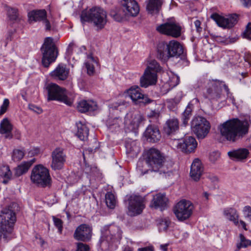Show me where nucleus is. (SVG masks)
I'll return each instance as SVG.
<instances>
[{
    "mask_svg": "<svg viewBox=\"0 0 251 251\" xmlns=\"http://www.w3.org/2000/svg\"><path fill=\"white\" fill-rule=\"evenodd\" d=\"M249 127L247 121L234 118L220 125L218 128L223 137L227 141L235 142L248 133Z\"/></svg>",
    "mask_w": 251,
    "mask_h": 251,
    "instance_id": "1",
    "label": "nucleus"
},
{
    "mask_svg": "<svg viewBox=\"0 0 251 251\" xmlns=\"http://www.w3.org/2000/svg\"><path fill=\"white\" fill-rule=\"evenodd\" d=\"M146 162L148 166V169H143V163H137V171L141 176L149 172L158 173L159 174L168 173L169 167L164 161L165 158L157 149L151 148L147 151Z\"/></svg>",
    "mask_w": 251,
    "mask_h": 251,
    "instance_id": "2",
    "label": "nucleus"
},
{
    "mask_svg": "<svg viewBox=\"0 0 251 251\" xmlns=\"http://www.w3.org/2000/svg\"><path fill=\"white\" fill-rule=\"evenodd\" d=\"M157 56L164 61H167L173 57L180 58L181 60L187 61L182 45L175 40L159 44L157 47Z\"/></svg>",
    "mask_w": 251,
    "mask_h": 251,
    "instance_id": "3",
    "label": "nucleus"
},
{
    "mask_svg": "<svg viewBox=\"0 0 251 251\" xmlns=\"http://www.w3.org/2000/svg\"><path fill=\"white\" fill-rule=\"evenodd\" d=\"M82 23H92L98 29H102L107 23V14L102 8L94 6L83 10L80 15Z\"/></svg>",
    "mask_w": 251,
    "mask_h": 251,
    "instance_id": "4",
    "label": "nucleus"
},
{
    "mask_svg": "<svg viewBox=\"0 0 251 251\" xmlns=\"http://www.w3.org/2000/svg\"><path fill=\"white\" fill-rule=\"evenodd\" d=\"M16 221L15 213L9 208L1 210L0 214V237L7 242L12 237L13 227Z\"/></svg>",
    "mask_w": 251,
    "mask_h": 251,
    "instance_id": "5",
    "label": "nucleus"
},
{
    "mask_svg": "<svg viewBox=\"0 0 251 251\" xmlns=\"http://www.w3.org/2000/svg\"><path fill=\"white\" fill-rule=\"evenodd\" d=\"M122 235V231L118 226H105L101 230V236L99 243L100 246L102 249L106 250L115 241H119Z\"/></svg>",
    "mask_w": 251,
    "mask_h": 251,
    "instance_id": "6",
    "label": "nucleus"
},
{
    "mask_svg": "<svg viewBox=\"0 0 251 251\" xmlns=\"http://www.w3.org/2000/svg\"><path fill=\"white\" fill-rule=\"evenodd\" d=\"M161 70V66L155 60L148 61L144 75L140 78L141 86L147 88L155 84L157 80V74Z\"/></svg>",
    "mask_w": 251,
    "mask_h": 251,
    "instance_id": "7",
    "label": "nucleus"
},
{
    "mask_svg": "<svg viewBox=\"0 0 251 251\" xmlns=\"http://www.w3.org/2000/svg\"><path fill=\"white\" fill-rule=\"evenodd\" d=\"M30 179L33 183L42 187H49L51 185V178L49 170L41 164L37 165L33 167Z\"/></svg>",
    "mask_w": 251,
    "mask_h": 251,
    "instance_id": "8",
    "label": "nucleus"
},
{
    "mask_svg": "<svg viewBox=\"0 0 251 251\" xmlns=\"http://www.w3.org/2000/svg\"><path fill=\"white\" fill-rule=\"evenodd\" d=\"M45 90L48 101L57 100L68 106H71L73 103L74 99L66 95V90L55 83L49 84L45 87Z\"/></svg>",
    "mask_w": 251,
    "mask_h": 251,
    "instance_id": "9",
    "label": "nucleus"
},
{
    "mask_svg": "<svg viewBox=\"0 0 251 251\" xmlns=\"http://www.w3.org/2000/svg\"><path fill=\"white\" fill-rule=\"evenodd\" d=\"M121 6V10L114 14L111 13V16L118 22H121L126 16H136L139 12V6L135 0H122Z\"/></svg>",
    "mask_w": 251,
    "mask_h": 251,
    "instance_id": "10",
    "label": "nucleus"
},
{
    "mask_svg": "<svg viewBox=\"0 0 251 251\" xmlns=\"http://www.w3.org/2000/svg\"><path fill=\"white\" fill-rule=\"evenodd\" d=\"M43 54L42 62L45 67H48L50 65L54 62L57 57L58 52L53 39L47 37L41 47Z\"/></svg>",
    "mask_w": 251,
    "mask_h": 251,
    "instance_id": "11",
    "label": "nucleus"
},
{
    "mask_svg": "<svg viewBox=\"0 0 251 251\" xmlns=\"http://www.w3.org/2000/svg\"><path fill=\"white\" fill-rule=\"evenodd\" d=\"M210 128L209 122L203 117H195L191 122V130L199 140L207 136Z\"/></svg>",
    "mask_w": 251,
    "mask_h": 251,
    "instance_id": "12",
    "label": "nucleus"
},
{
    "mask_svg": "<svg viewBox=\"0 0 251 251\" xmlns=\"http://www.w3.org/2000/svg\"><path fill=\"white\" fill-rule=\"evenodd\" d=\"M194 206L190 201L182 200L179 201L174 209L177 219L180 221L188 219L192 214Z\"/></svg>",
    "mask_w": 251,
    "mask_h": 251,
    "instance_id": "13",
    "label": "nucleus"
},
{
    "mask_svg": "<svg viewBox=\"0 0 251 251\" xmlns=\"http://www.w3.org/2000/svg\"><path fill=\"white\" fill-rule=\"evenodd\" d=\"M128 205L127 214L130 216H134L141 214L145 208L144 200L142 197L132 195L128 198Z\"/></svg>",
    "mask_w": 251,
    "mask_h": 251,
    "instance_id": "14",
    "label": "nucleus"
},
{
    "mask_svg": "<svg viewBox=\"0 0 251 251\" xmlns=\"http://www.w3.org/2000/svg\"><path fill=\"white\" fill-rule=\"evenodd\" d=\"M126 93L135 104H139L140 106L144 105L152 101V100L149 99L147 95L141 92V89L138 86L131 87L127 90Z\"/></svg>",
    "mask_w": 251,
    "mask_h": 251,
    "instance_id": "15",
    "label": "nucleus"
},
{
    "mask_svg": "<svg viewBox=\"0 0 251 251\" xmlns=\"http://www.w3.org/2000/svg\"><path fill=\"white\" fill-rule=\"evenodd\" d=\"M28 18L30 24L42 22L46 30L49 31L51 29V23L47 19V13L45 9L33 10L29 12Z\"/></svg>",
    "mask_w": 251,
    "mask_h": 251,
    "instance_id": "16",
    "label": "nucleus"
},
{
    "mask_svg": "<svg viewBox=\"0 0 251 251\" xmlns=\"http://www.w3.org/2000/svg\"><path fill=\"white\" fill-rule=\"evenodd\" d=\"M156 29L162 34L177 38L181 34L182 27L176 22H170L160 25L157 27Z\"/></svg>",
    "mask_w": 251,
    "mask_h": 251,
    "instance_id": "17",
    "label": "nucleus"
},
{
    "mask_svg": "<svg viewBox=\"0 0 251 251\" xmlns=\"http://www.w3.org/2000/svg\"><path fill=\"white\" fill-rule=\"evenodd\" d=\"M144 120V118L140 112L131 111L126 115L124 124L129 130H135L139 127Z\"/></svg>",
    "mask_w": 251,
    "mask_h": 251,
    "instance_id": "18",
    "label": "nucleus"
},
{
    "mask_svg": "<svg viewBox=\"0 0 251 251\" xmlns=\"http://www.w3.org/2000/svg\"><path fill=\"white\" fill-rule=\"evenodd\" d=\"M66 156L64 150L61 148H56L51 153V168L53 170L62 169L66 161Z\"/></svg>",
    "mask_w": 251,
    "mask_h": 251,
    "instance_id": "19",
    "label": "nucleus"
},
{
    "mask_svg": "<svg viewBox=\"0 0 251 251\" xmlns=\"http://www.w3.org/2000/svg\"><path fill=\"white\" fill-rule=\"evenodd\" d=\"M92 228L87 224H81L75 229L74 234V238L78 241L83 242L89 241L92 236Z\"/></svg>",
    "mask_w": 251,
    "mask_h": 251,
    "instance_id": "20",
    "label": "nucleus"
},
{
    "mask_svg": "<svg viewBox=\"0 0 251 251\" xmlns=\"http://www.w3.org/2000/svg\"><path fill=\"white\" fill-rule=\"evenodd\" d=\"M197 146V141L195 138L192 136H187L182 140L178 141L176 145L178 150L186 153L193 151Z\"/></svg>",
    "mask_w": 251,
    "mask_h": 251,
    "instance_id": "21",
    "label": "nucleus"
},
{
    "mask_svg": "<svg viewBox=\"0 0 251 251\" xmlns=\"http://www.w3.org/2000/svg\"><path fill=\"white\" fill-rule=\"evenodd\" d=\"M237 16L235 14L229 18H225L217 13L211 15V18L214 20L219 26L229 28L233 26L237 23Z\"/></svg>",
    "mask_w": 251,
    "mask_h": 251,
    "instance_id": "22",
    "label": "nucleus"
},
{
    "mask_svg": "<svg viewBox=\"0 0 251 251\" xmlns=\"http://www.w3.org/2000/svg\"><path fill=\"white\" fill-rule=\"evenodd\" d=\"M144 136L148 142L154 143L159 141L161 137L158 127L154 125H149L146 128Z\"/></svg>",
    "mask_w": 251,
    "mask_h": 251,
    "instance_id": "23",
    "label": "nucleus"
},
{
    "mask_svg": "<svg viewBox=\"0 0 251 251\" xmlns=\"http://www.w3.org/2000/svg\"><path fill=\"white\" fill-rule=\"evenodd\" d=\"M69 73L70 70L65 65L60 64L50 73V75L55 79L64 80L67 78Z\"/></svg>",
    "mask_w": 251,
    "mask_h": 251,
    "instance_id": "24",
    "label": "nucleus"
},
{
    "mask_svg": "<svg viewBox=\"0 0 251 251\" xmlns=\"http://www.w3.org/2000/svg\"><path fill=\"white\" fill-rule=\"evenodd\" d=\"M168 199L164 194L158 193L153 196L150 206L155 209L160 208L163 210L167 206Z\"/></svg>",
    "mask_w": 251,
    "mask_h": 251,
    "instance_id": "25",
    "label": "nucleus"
},
{
    "mask_svg": "<svg viewBox=\"0 0 251 251\" xmlns=\"http://www.w3.org/2000/svg\"><path fill=\"white\" fill-rule=\"evenodd\" d=\"M202 172L203 168L201 166V161L198 158L195 159L191 167L190 173L191 177L195 181H198L199 180Z\"/></svg>",
    "mask_w": 251,
    "mask_h": 251,
    "instance_id": "26",
    "label": "nucleus"
},
{
    "mask_svg": "<svg viewBox=\"0 0 251 251\" xmlns=\"http://www.w3.org/2000/svg\"><path fill=\"white\" fill-rule=\"evenodd\" d=\"M199 100L198 98H195L189 102L185 108V110L181 115V120L184 126L187 125L188 121L192 115V111L194 109V104L198 103Z\"/></svg>",
    "mask_w": 251,
    "mask_h": 251,
    "instance_id": "27",
    "label": "nucleus"
},
{
    "mask_svg": "<svg viewBox=\"0 0 251 251\" xmlns=\"http://www.w3.org/2000/svg\"><path fill=\"white\" fill-rule=\"evenodd\" d=\"M97 104L93 100H81L78 102L77 109L81 113L93 111L97 109Z\"/></svg>",
    "mask_w": 251,
    "mask_h": 251,
    "instance_id": "28",
    "label": "nucleus"
},
{
    "mask_svg": "<svg viewBox=\"0 0 251 251\" xmlns=\"http://www.w3.org/2000/svg\"><path fill=\"white\" fill-rule=\"evenodd\" d=\"M223 214L226 219L233 222L236 226H239V215L236 209L232 207L225 208Z\"/></svg>",
    "mask_w": 251,
    "mask_h": 251,
    "instance_id": "29",
    "label": "nucleus"
},
{
    "mask_svg": "<svg viewBox=\"0 0 251 251\" xmlns=\"http://www.w3.org/2000/svg\"><path fill=\"white\" fill-rule=\"evenodd\" d=\"M179 129V122L177 119L173 118L166 121L164 132L168 135L175 133Z\"/></svg>",
    "mask_w": 251,
    "mask_h": 251,
    "instance_id": "30",
    "label": "nucleus"
},
{
    "mask_svg": "<svg viewBox=\"0 0 251 251\" xmlns=\"http://www.w3.org/2000/svg\"><path fill=\"white\" fill-rule=\"evenodd\" d=\"M204 97L210 100H217L221 98V90L216 85L212 83L211 86L207 89Z\"/></svg>",
    "mask_w": 251,
    "mask_h": 251,
    "instance_id": "31",
    "label": "nucleus"
},
{
    "mask_svg": "<svg viewBox=\"0 0 251 251\" xmlns=\"http://www.w3.org/2000/svg\"><path fill=\"white\" fill-rule=\"evenodd\" d=\"M163 0H149L147 3L146 9L149 13L157 14L161 9Z\"/></svg>",
    "mask_w": 251,
    "mask_h": 251,
    "instance_id": "32",
    "label": "nucleus"
},
{
    "mask_svg": "<svg viewBox=\"0 0 251 251\" xmlns=\"http://www.w3.org/2000/svg\"><path fill=\"white\" fill-rule=\"evenodd\" d=\"M249 154V150L245 148L239 149L228 152V155L231 158L237 161L246 159Z\"/></svg>",
    "mask_w": 251,
    "mask_h": 251,
    "instance_id": "33",
    "label": "nucleus"
},
{
    "mask_svg": "<svg viewBox=\"0 0 251 251\" xmlns=\"http://www.w3.org/2000/svg\"><path fill=\"white\" fill-rule=\"evenodd\" d=\"M12 129V126L8 119H3L0 124V133L5 134V137L10 139L12 138V134L11 133Z\"/></svg>",
    "mask_w": 251,
    "mask_h": 251,
    "instance_id": "34",
    "label": "nucleus"
},
{
    "mask_svg": "<svg viewBox=\"0 0 251 251\" xmlns=\"http://www.w3.org/2000/svg\"><path fill=\"white\" fill-rule=\"evenodd\" d=\"M35 158H32L29 161H25L19 165L15 169V175L19 176L26 172L29 170L31 166L35 162Z\"/></svg>",
    "mask_w": 251,
    "mask_h": 251,
    "instance_id": "35",
    "label": "nucleus"
},
{
    "mask_svg": "<svg viewBox=\"0 0 251 251\" xmlns=\"http://www.w3.org/2000/svg\"><path fill=\"white\" fill-rule=\"evenodd\" d=\"M84 65L87 74L90 76L93 75L95 73V65H98L97 61L92 55H88Z\"/></svg>",
    "mask_w": 251,
    "mask_h": 251,
    "instance_id": "36",
    "label": "nucleus"
},
{
    "mask_svg": "<svg viewBox=\"0 0 251 251\" xmlns=\"http://www.w3.org/2000/svg\"><path fill=\"white\" fill-rule=\"evenodd\" d=\"M77 131L76 136L81 140H85L88 136L89 129L87 126L81 122L76 123Z\"/></svg>",
    "mask_w": 251,
    "mask_h": 251,
    "instance_id": "37",
    "label": "nucleus"
},
{
    "mask_svg": "<svg viewBox=\"0 0 251 251\" xmlns=\"http://www.w3.org/2000/svg\"><path fill=\"white\" fill-rule=\"evenodd\" d=\"M125 147L127 153L130 154L131 156L137 155L140 152L139 146L135 141L127 142Z\"/></svg>",
    "mask_w": 251,
    "mask_h": 251,
    "instance_id": "38",
    "label": "nucleus"
},
{
    "mask_svg": "<svg viewBox=\"0 0 251 251\" xmlns=\"http://www.w3.org/2000/svg\"><path fill=\"white\" fill-rule=\"evenodd\" d=\"M123 124L122 119L119 118H109L106 122V125L111 131H116Z\"/></svg>",
    "mask_w": 251,
    "mask_h": 251,
    "instance_id": "39",
    "label": "nucleus"
},
{
    "mask_svg": "<svg viewBox=\"0 0 251 251\" xmlns=\"http://www.w3.org/2000/svg\"><path fill=\"white\" fill-rule=\"evenodd\" d=\"M105 202L109 208L113 209L116 204L115 195L111 192H108L105 195Z\"/></svg>",
    "mask_w": 251,
    "mask_h": 251,
    "instance_id": "40",
    "label": "nucleus"
},
{
    "mask_svg": "<svg viewBox=\"0 0 251 251\" xmlns=\"http://www.w3.org/2000/svg\"><path fill=\"white\" fill-rule=\"evenodd\" d=\"M25 155V151L23 149H14L12 155V160L14 162H19L21 160Z\"/></svg>",
    "mask_w": 251,
    "mask_h": 251,
    "instance_id": "41",
    "label": "nucleus"
},
{
    "mask_svg": "<svg viewBox=\"0 0 251 251\" xmlns=\"http://www.w3.org/2000/svg\"><path fill=\"white\" fill-rule=\"evenodd\" d=\"M240 242L236 245L237 251H239L241 248H245L249 246H251V240L247 239L242 234H239Z\"/></svg>",
    "mask_w": 251,
    "mask_h": 251,
    "instance_id": "42",
    "label": "nucleus"
},
{
    "mask_svg": "<svg viewBox=\"0 0 251 251\" xmlns=\"http://www.w3.org/2000/svg\"><path fill=\"white\" fill-rule=\"evenodd\" d=\"M7 16L11 21H16L18 20L19 14L18 9L15 8L9 7L7 9Z\"/></svg>",
    "mask_w": 251,
    "mask_h": 251,
    "instance_id": "43",
    "label": "nucleus"
},
{
    "mask_svg": "<svg viewBox=\"0 0 251 251\" xmlns=\"http://www.w3.org/2000/svg\"><path fill=\"white\" fill-rule=\"evenodd\" d=\"M0 176L4 178L11 179L12 173L10 170L9 167L8 166H3L1 169Z\"/></svg>",
    "mask_w": 251,
    "mask_h": 251,
    "instance_id": "44",
    "label": "nucleus"
},
{
    "mask_svg": "<svg viewBox=\"0 0 251 251\" xmlns=\"http://www.w3.org/2000/svg\"><path fill=\"white\" fill-rule=\"evenodd\" d=\"M52 218L54 226L58 229V233L62 234L63 224V221L60 219L57 218L54 216H53Z\"/></svg>",
    "mask_w": 251,
    "mask_h": 251,
    "instance_id": "45",
    "label": "nucleus"
},
{
    "mask_svg": "<svg viewBox=\"0 0 251 251\" xmlns=\"http://www.w3.org/2000/svg\"><path fill=\"white\" fill-rule=\"evenodd\" d=\"M221 153L218 151H214L211 152L209 154L210 161L215 163L216 161H218L220 158Z\"/></svg>",
    "mask_w": 251,
    "mask_h": 251,
    "instance_id": "46",
    "label": "nucleus"
},
{
    "mask_svg": "<svg viewBox=\"0 0 251 251\" xmlns=\"http://www.w3.org/2000/svg\"><path fill=\"white\" fill-rule=\"evenodd\" d=\"M242 211L245 218L249 220L251 222V207L249 205L245 206Z\"/></svg>",
    "mask_w": 251,
    "mask_h": 251,
    "instance_id": "47",
    "label": "nucleus"
},
{
    "mask_svg": "<svg viewBox=\"0 0 251 251\" xmlns=\"http://www.w3.org/2000/svg\"><path fill=\"white\" fill-rule=\"evenodd\" d=\"M251 23H249L246 26V28L245 30L243 33V36L244 38H245L249 40H251Z\"/></svg>",
    "mask_w": 251,
    "mask_h": 251,
    "instance_id": "48",
    "label": "nucleus"
},
{
    "mask_svg": "<svg viewBox=\"0 0 251 251\" xmlns=\"http://www.w3.org/2000/svg\"><path fill=\"white\" fill-rule=\"evenodd\" d=\"M9 104V101L7 99H5L3 100V103L0 106V115H2L7 110V109Z\"/></svg>",
    "mask_w": 251,
    "mask_h": 251,
    "instance_id": "49",
    "label": "nucleus"
},
{
    "mask_svg": "<svg viewBox=\"0 0 251 251\" xmlns=\"http://www.w3.org/2000/svg\"><path fill=\"white\" fill-rule=\"evenodd\" d=\"M207 178L211 182L213 183V188H215L219 182V179L217 176L212 174H209L207 175Z\"/></svg>",
    "mask_w": 251,
    "mask_h": 251,
    "instance_id": "50",
    "label": "nucleus"
},
{
    "mask_svg": "<svg viewBox=\"0 0 251 251\" xmlns=\"http://www.w3.org/2000/svg\"><path fill=\"white\" fill-rule=\"evenodd\" d=\"M170 222L167 220V219H164L162 220L160 223H159V229L162 230H166L169 226Z\"/></svg>",
    "mask_w": 251,
    "mask_h": 251,
    "instance_id": "51",
    "label": "nucleus"
},
{
    "mask_svg": "<svg viewBox=\"0 0 251 251\" xmlns=\"http://www.w3.org/2000/svg\"><path fill=\"white\" fill-rule=\"evenodd\" d=\"M89 246L82 243H77V249L76 251H89Z\"/></svg>",
    "mask_w": 251,
    "mask_h": 251,
    "instance_id": "52",
    "label": "nucleus"
},
{
    "mask_svg": "<svg viewBox=\"0 0 251 251\" xmlns=\"http://www.w3.org/2000/svg\"><path fill=\"white\" fill-rule=\"evenodd\" d=\"M223 87H224L225 90L226 92L227 99L230 100L231 101V102L233 104H234L235 100H234V98L232 96V94L230 93L229 90L228 88V86L227 85H226V84H224Z\"/></svg>",
    "mask_w": 251,
    "mask_h": 251,
    "instance_id": "53",
    "label": "nucleus"
},
{
    "mask_svg": "<svg viewBox=\"0 0 251 251\" xmlns=\"http://www.w3.org/2000/svg\"><path fill=\"white\" fill-rule=\"evenodd\" d=\"M29 108L31 110H32L37 113H41L42 112V109L40 107L33 104H29Z\"/></svg>",
    "mask_w": 251,
    "mask_h": 251,
    "instance_id": "54",
    "label": "nucleus"
},
{
    "mask_svg": "<svg viewBox=\"0 0 251 251\" xmlns=\"http://www.w3.org/2000/svg\"><path fill=\"white\" fill-rule=\"evenodd\" d=\"M159 112L155 110L151 111L150 114L149 115V117L154 118L155 119H157L159 117Z\"/></svg>",
    "mask_w": 251,
    "mask_h": 251,
    "instance_id": "55",
    "label": "nucleus"
},
{
    "mask_svg": "<svg viewBox=\"0 0 251 251\" xmlns=\"http://www.w3.org/2000/svg\"><path fill=\"white\" fill-rule=\"evenodd\" d=\"M75 46V45L74 43H70L66 51V53L68 54V55H70L72 54V50Z\"/></svg>",
    "mask_w": 251,
    "mask_h": 251,
    "instance_id": "56",
    "label": "nucleus"
},
{
    "mask_svg": "<svg viewBox=\"0 0 251 251\" xmlns=\"http://www.w3.org/2000/svg\"><path fill=\"white\" fill-rule=\"evenodd\" d=\"M201 24V23L199 20H196L194 22V25L198 32H200L201 31L202 28L200 26Z\"/></svg>",
    "mask_w": 251,
    "mask_h": 251,
    "instance_id": "57",
    "label": "nucleus"
},
{
    "mask_svg": "<svg viewBox=\"0 0 251 251\" xmlns=\"http://www.w3.org/2000/svg\"><path fill=\"white\" fill-rule=\"evenodd\" d=\"M240 1L245 7H248L251 5V0H240Z\"/></svg>",
    "mask_w": 251,
    "mask_h": 251,
    "instance_id": "58",
    "label": "nucleus"
},
{
    "mask_svg": "<svg viewBox=\"0 0 251 251\" xmlns=\"http://www.w3.org/2000/svg\"><path fill=\"white\" fill-rule=\"evenodd\" d=\"M138 251H153V247L152 246L141 248L138 249Z\"/></svg>",
    "mask_w": 251,
    "mask_h": 251,
    "instance_id": "59",
    "label": "nucleus"
},
{
    "mask_svg": "<svg viewBox=\"0 0 251 251\" xmlns=\"http://www.w3.org/2000/svg\"><path fill=\"white\" fill-rule=\"evenodd\" d=\"M40 151L38 148L34 149L29 151L28 154L31 155H35L39 153Z\"/></svg>",
    "mask_w": 251,
    "mask_h": 251,
    "instance_id": "60",
    "label": "nucleus"
},
{
    "mask_svg": "<svg viewBox=\"0 0 251 251\" xmlns=\"http://www.w3.org/2000/svg\"><path fill=\"white\" fill-rule=\"evenodd\" d=\"M239 224L241 225L242 227L244 230H247V228L246 227V224L244 221L240 220L239 221Z\"/></svg>",
    "mask_w": 251,
    "mask_h": 251,
    "instance_id": "61",
    "label": "nucleus"
},
{
    "mask_svg": "<svg viewBox=\"0 0 251 251\" xmlns=\"http://www.w3.org/2000/svg\"><path fill=\"white\" fill-rule=\"evenodd\" d=\"M167 246H168V245L167 244H165V245H161L160 246V248H161V249L163 251H167Z\"/></svg>",
    "mask_w": 251,
    "mask_h": 251,
    "instance_id": "62",
    "label": "nucleus"
},
{
    "mask_svg": "<svg viewBox=\"0 0 251 251\" xmlns=\"http://www.w3.org/2000/svg\"><path fill=\"white\" fill-rule=\"evenodd\" d=\"M245 60L248 61L249 64H251V54L247 55L245 58Z\"/></svg>",
    "mask_w": 251,
    "mask_h": 251,
    "instance_id": "63",
    "label": "nucleus"
},
{
    "mask_svg": "<svg viewBox=\"0 0 251 251\" xmlns=\"http://www.w3.org/2000/svg\"><path fill=\"white\" fill-rule=\"evenodd\" d=\"M209 196V194L208 193H207L206 192L203 193V197L205 198L206 201H208Z\"/></svg>",
    "mask_w": 251,
    "mask_h": 251,
    "instance_id": "64",
    "label": "nucleus"
}]
</instances>
